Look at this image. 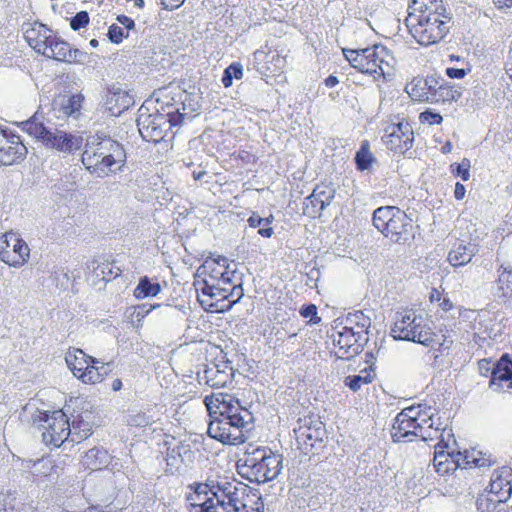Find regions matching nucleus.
Instances as JSON below:
<instances>
[{
  "label": "nucleus",
  "mask_w": 512,
  "mask_h": 512,
  "mask_svg": "<svg viewBox=\"0 0 512 512\" xmlns=\"http://www.w3.org/2000/svg\"><path fill=\"white\" fill-rule=\"evenodd\" d=\"M298 447L305 453L312 452L317 443H322L326 435L325 424L315 416L299 418L293 429Z\"/></svg>",
  "instance_id": "obj_10"
},
{
  "label": "nucleus",
  "mask_w": 512,
  "mask_h": 512,
  "mask_svg": "<svg viewBox=\"0 0 512 512\" xmlns=\"http://www.w3.org/2000/svg\"><path fill=\"white\" fill-rule=\"evenodd\" d=\"M194 286L198 293V301L202 306L209 309L224 311V305L219 306L218 302H225L228 298L229 288L222 286L217 280H200L195 278Z\"/></svg>",
  "instance_id": "obj_16"
},
{
  "label": "nucleus",
  "mask_w": 512,
  "mask_h": 512,
  "mask_svg": "<svg viewBox=\"0 0 512 512\" xmlns=\"http://www.w3.org/2000/svg\"><path fill=\"white\" fill-rule=\"evenodd\" d=\"M24 38L31 48L39 54H45L50 39L53 38V32L46 25L34 22L29 24L24 30Z\"/></svg>",
  "instance_id": "obj_23"
},
{
  "label": "nucleus",
  "mask_w": 512,
  "mask_h": 512,
  "mask_svg": "<svg viewBox=\"0 0 512 512\" xmlns=\"http://www.w3.org/2000/svg\"><path fill=\"white\" fill-rule=\"evenodd\" d=\"M237 398L227 393H212L204 398V404L209 412V416L213 417V414L217 415L218 411L229 406Z\"/></svg>",
  "instance_id": "obj_32"
},
{
  "label": "nucleus",
  "mask_w": 512,
  "mask_h": 512,
  "mask_svg": "<svg viewBox=\"0 0 512 512\" xmlns=\"http://www.w3.org/2000/svg\"><path fill=\"white\" fill-rule=\"evenodd\" d=\"M232 483L226 479L194 483L190 485L193 493L187 496V500L198 512H224L227 500V497L223 496L224 490L227 492Z\"/></svg>",
  "instance_id": "obj_8"
},
{
  "label": "nucleus",
  "mask_w": 512,
  "mask_h": 512,
  "mask_svg": "<svg viewBox=\"0 0 512 512\" xmlns=\"http://www.w3.org/2000/svg\"><path fill=\"white\" fill-rule=\"evenodd\" d=\"M498 272L497 286L501 295L504 297L512 296V269L501 266Z\"/></svg>",
  "instance_id": "obj_38"
},
{
  "label": "nucleus",
  "mask_w": 512,
  "mask_h": 512,
  "mask_svg": "<svg viewBox=\"0 0 512 512\" xmlns=\"http://www.w3.org/2000/svg\"><path fill=\"white\" fill-rule=\"evenodd\" d=\"M489 388L497 393H512V360L508 354L495 362Z\"/></svg>",
  "instance_id": "obj_18"
},
{
  "label": "nucleus",
  "mask_w": 512,
  "mask_h": 512,
  "mask_svg": "<svg viewBox=\"0 0 512 512\" xmlns=\"http://www.w3.org/2000/svg\"><path fill=\"white\" fill-rule=\"evenodd\" d=\"M333 343L338 347L339 358H350L360 353V345L356 344L354 328L344 326L332 334Z\"/></svg>",
  "instance_id": "obj_24"
},
{
  "label": "nucleus",
  "mask_w": 512,
  "mask_h": 512,
  "mask_svg": "<svg viewBox=\"0 0 512 512\" xmlns=\"http://www.w3.org/2000/svg\"><path fill=\"white\" fill-rule=\"evenodd\" d=\"M207 433L223 444H240L245 442L246 436L243 431H232L228 421L220 416L210 417Z\"/></svg>",
  "instance_id": "obj_19"
},
{
  "label": "nucleus",
  "mask_w": 512,
  "mask_h": 512,
  "mask_svg": "<svg viewBox=\"0 0 512 512\" xmlns=\"http://www.w3.org/2000/svg\"><path fill=\"white\" fill-rule=\"evenodd\" d=\"M251 490L247 485L243 483H232V486L228 487L227 492L224 491V497H227L225 502L226 509L224 512H263V503L259 502L260 498L256 494H252L253 497L257 498L255 501V507L250 505L251 502Z\"/></svg>",
  "instance_id": "obj_14"
},
{
  "label": "nucleus",
  "mask_w": 512,
  "mask_h": 512,
  "mask_svg": "<svg viewBox=\"0 0 512 512\" xmlns=\"http://www.w3.org/2000/svg\"><path fill=\"white\" fill-rule=\"evenodd\" d=\"M511 471L503 468L502 470L494 471L490 479V492L497 494V497L508 499L512 492V485L510 483Z\"/></svg>",
  "instance_id": "obj_29"
},
{
  "label": "nucleus",
  "mask_w": 512,
  "mask_h": 512,
  "mask_svg": "<svg viewBox=\"0 0 512 512\" xmlns=\"http://www.w3.org/2000/svg\"><path fill=\"white\" fill-rule=\"evenodd\" d=\"M30 249L18 234L9 232L0 238V259L14 267H20L29 259Z\"/></svg>",
  "instance_id": "obj_13"
},
{
  "label": "nucleus",
  "mask_w": 512,
  "mask_h": 512,
  "mask_svg": "<svg viewBox=\"0 0 512 512\" xmlns=\"http://www.w3.org/2000/svg\"><path fill=\"white\" fill-rule=\"evenodd\" d=\"M21 128L29 136L41 142L46 148L64 154H72L82 146L81 136L61 130L52 122L51 118L45 119L39 113H35L30 119L21 123Z\"/></svg>",
  "instance_id": "obj_2"
},
{
  "label": "nucleus",
  "mask_w": 512,
  "mask_h": 512,
  "mask_svg": "<svg viewBox=\"0 0 512 512\" xmlns=\"http://www.w3.org/2000/svg\"><path fill=\"white\" fill-rule=\"evenodd\" d=\"M128 424L135 427H146L151 424L152 419L147 416L145 413L137 412L129 416L127 420Z\"/></svg>",
  "instance_id": "obj_48"
},
{
  "label": "nucleus",
  "mask_w": 512,
  "mask_h": 512,
  "mask_svg": "<svg viewBox=\"0 0 512 512\" xmlns=\"http://www.w3.org/2000/svg\"><path fill=\"white\" fill-rule=\"evenodd\" d=\"M43 56L68 63L83 62L87 54L77 48H72L69 43L53 36Z\"/></svg>",
  "instance_id": "obj_20"
},
{
  "label": "nucleus",
  "mask_w": 512,
  "mask_h": 512,
  "mask_svg": "<svg viewBox=\"0 0 512 512\" xmlns=\"http://www.w3.org/2000/svg\"><path fill=\"white\" fill-rule=\"evenodd\" d=\"M477 251L475 244L459 242L450 250L447 260L453 267H461L471 262Z\"/></svg>",
  "instance_id": "obj_27"
},
{
  "label": "nucleus",
  "mask_w": 512,
  "mask_h": 512,
  "mask_svg": "<svg viewBox=\"0 0 512 512\" xmlns=\"http://www.w3.org/2000/svg\"><path fill=\"white\" fill-rule=\"evenodd\" d=\"M180 447L173 448L170 452L167 453V465L171 467H175L178 463V457L180 456V452L178 451Z\"/></svg>",
  "instance_id": "obj_64"
},
{
  "label": "nucleus",
  "mask_w": 512,
  "mask_h": 512,
  "mask_svg": "<svg viewBox=\"0 0 512 512\" xmlns=\"http://www.w3.org/2000/svg\"><path fill=\"white\" fill-rule=\"evenodd\" d=\"M233 79H241L243 77V66L239 62L231 63L225 70Z\"/></svg>",
  "instance_id": "obj_58"
},
{
  "label": "nucleus",
  "mask_w": 512,
  "mask_h": 512,
  "mask_svg": "<svg viewBox=\"0 0 512 512\" xmlns=\"http://www.w3.org/2000/svg\"><path fill=\"white\" fill-rule=\"evenodd\" d=\"M14 501L10 495L0 494V512H15Z\"/></svg>",
  "instance_id": "obj_57"
},
{
  "label": "nucleus",
  "mask_w": 512,
  "mask_h": 512,
  "mask_svg": "<svg viewBox=\"0 0 512 512\" xmlns=\"http://www.w3.org/2000/svg\"><path fill=\"white\" fill-rule=\"evenodd\" d=\"M112 457L107 450L103 448L94 447L86 452L83 456V465L92 471L101 470L106 468Z\"/></svg>",
  "instance_id": "obj_30"
},
{
  "label": "nucleus",
  "mask_w": 512,
  "mask_h": 512,
  "mask_svg": "<svg viewBox=\"0 0 512 512\" xmlns=\"http://www.w3.org/2000/svg\"><path fill=\"white\" fill-rule=\"evenodd\" d=\"M108 38L112 43L119 44L128 34L124 33V29L116 24H112L108 29Z\"/></svg>",
  "instance_id": "obj_49"
},
{
  "label": "nucleus",
  "mask_w": 512,
  "mask_h": 512,
  "mask_svg": "<svg viewBox=\"0 0 512 512\" xmlns=\"http://www.w3.org/2000/svg\"><path fill=\"white\" fill-rule=\"evenodd\" d=\"M239 474L258 484L276 479L283 469V456L264 446H250L237 462Z\"/></svg>",
  "instance_id": "obj_3"
},
{
  "label": "nucleus",
  "mask_w": 512,
  "mask_h": 512,
  "mask_svg": "<svg viewBox=\"0 0 512 512\" xmlns=\"http://www.w3.org/2000/svg\"><path fill=\"white\" fill-rule=\"evenodd\" d=\"M65 361L75 377L83 370H87L89 363L100 364L97 358L87 355L81 349L69 350L66 353Z\"/></svg>",
  "instance_id": "obj_28"
},
{
  "label": "nucleus",
  "mask_w": 512,
  "mask_h": 512,
  "mask_svg": "<svg viewBox=\"0 0 512 512\" xmlns=\"http://www.w3.org/2000/svg\"><path fill=\"white\" fill-rule=\"evenodd\" d=\"M372 382L370 375H350L344 379V384L349 387L353 392H357L361 389L362 385L369 384Z\"/></svg>",
  "instance_id": "obj_44"
},
{
  "label": "nucleus",
  "mask_w": 512,
  "mask_h": 512,
  "mask_svg": "<svg viewBox=\"0 0 512 512\" xmlns=\"http://www.w3.org/2000/svg\"><path fill=\"white\" fill-rule=\"evenodd\" d=\"M450 458H451V461H453V467H454V470L458 467L460 468H464V453H461V452H458V453H454L453 451L450 452Z\"/></svg>",
  "instance_id": "obj_63"
},
{
  "label": "nucleus",
  "mask_w": 512,
  "mask_h": 512,
  "mask_svg": "<svg viewBox=\"0 0 512 512\" xmlns=\"http://www.w3.org/2000/svg\"><path fill=\"white\" fill-rule=\"evenodd\" d=\"M430 83H433V86L430 84V87H432V93L429 98H427V102H452L457 101L462 95L460 87H457L444 79L438 78L437 80H431Z\"/></svg>",
  "instance_id": "obj_25"
},
{
  "label": "nucleus",
  "mask_w": 512,
  "mask_h": 512,
  "mask_svg": "<svg viewBox=\"0 0 512 512\" xmlns=\"http://www.w3.org/2000/svg\"><path fill=\"white\" fill-rule=\"evenodd\" d=\"M348 321L351 323H355L358 329L368 330L371 326V319L368 316H365L363 312L358 311L353 314L352 318H348Z\"/></svg>",
  "instance_id": "obj_51"
},
{
  "label": "nucleus",
  "mask_w": 512,
  "mask_h": 512,
  "mask_svg": "<svg viewBox=\"0 0 512 512\" xmlns=\"http://www.w3.org/2000/svg\"><path fill=\"white\" fill-rule=\"evenodd\" d=\"M26 155V146L18 135L10 131L7 135V143L0 144V165H13L22 161Z\"/></svg>",
  "instance_id": "obj_22"
},
{
  "label": "nucleus",
  "mask_w": 512,
  "mask_h": 512,
  "mask_svg": "<svg viewBox=\"0 0 512 512\" xmlns=\"http://www.w3.org/2000/svg\"><path fill=\"white\" fill-rule=\"evenodd\" d=\"M69 432L70 441L79 443L91 436L92 428L89 422L73 420L72 424L69 423Z\"/></svg>",
  "instance_id": "obj_37"
},
{
  "label": "nucleus",
  "mask_w": 512,
  "mask_h": 512,
  "mask_svg": "<svg viewBox=\"0 0 512 512\" xmlns=\"http://www.w3.org/2000/svg\"><path fill=\"white\" fill-rule=\"evenodd\" d=\"M422 86V78H414L406 85L405 90L412 99L427 102L429 96H425Z\"/></svg>",
  "instance_id": "obj_42"
},
{
  "label": "nucleus",
  "mask_w": 512,
  "mask_h": 512,
  "mask_svg": "<svg viewBox=\"0 0 512 512\" xmlns=\"http://www.w3.org/2000/svg\"><path fill=\"white\" fill-rule=\"evenodd\" d=\"M137 126L143 140L159 143L170 129L168 118L164 114L140 113L137 118Z\"/></svg>",
  "instance_id": "obj_15"
},
{
  "label": "nucleus",
  "mask_w": 512,
  "mask_h": 512,
  "mask_svg": "<svg viewBox=\"0 0 512 512\" xmlns=\"http://www.w3.org/2000/svg\"><path fill=\"white\" fill-rule=\"evenodd\" d=\"M83 101L84 96L81 93L60 95L53 101V115L59 119H78Z\"/></svg>",
  "instance_id": "obj_21"
},
{
  "label": "nucleus",
  "mask_w": 512,
  "mask_h": 512,
  "mask_svg": "<svg viewBox=\"0 0 512 512\" xmlns=\"http://www.w3.org/2000/svg\"><path fill=\"white\" fill-rule=\"evenodd\" d=\"M494 367H495V362H493L491 359L484 358V359H480L478 361V370L482 376H485V377L490 376L491 377Z\"/></svg>",
  "instance_id": "obj_55"
},
{
  "label": "nucleus",
  "mask_w": 512,
  "mask_h": 512,
  "mask_svg": "<svg viewBox=\"0 0 512 512\" xmlns=\"http://www.w3.org/2000/svg\"><path fill=\"white\" fill-rule=\"evenodd\" d=\"M467 72L462 68H447L446 75L451 79H462L466 76Z\"/></svg>",
  "instance_id": "obj_62"
},
{
  "label": "nucleus",
  "mask_w": 512,
  "mask_h": 512,
  "mask_svg": "<svg viewBox=\"0 0 512 512\" xmlns=\"http://www.w3.org/2000/svg\"><path fill=\"white\" fill-rule=\"evenodd\" d=\"M42 425L43 441L48 445L60 447L65 441L69 440V419L61 410L53 411L51 414L43 413L40 416Z\"/></svg>",
  "instance_id": "obj_11"
},
{
  "label": "nucleus",
  "mask_w": 512,
  "mask_h": 512,
  "mask_svg": "<svg viewBox=\"0 0 512 512\" xmlns=\"http://www.w3.org/2000/svg\"><path fill=\"white\" fill-rule=\"evenodd\" d=\"M243 410H245V408L240 405L239 399H236L234 402L229 404V406L224 407V409H221V411H218L217 414H219L220 417L228 420L230 415H237Z\"/></svg>",
  "instance_id": "obj_52"
},
{
  "label": "nucleus",
  "mask_w": 512,
  "mask_h": 512,
  "mask_svg": "<svg viewBox=\"0 0 512 512\" xmlns=\"http://www.w3.org/2000/svg\"><path fill=\"white\" fill-rule=\"evenodd\" d=\"M345 59L358 71L371 75L374 80L386 79L394 75L397 61L382 44L363 49H343Z\"/></svg>",
  "instance_id": "obj_4"
},
{
  "label": "nucleus",
  "mask_w": 512,
  "mask_h": 512,
  "mask_svg": "<svg viewBox=\"0 0 512 512\" xmlns=\"http://www.w3.org/2000/svg\"><path fill=\"white\" fill-rule=\"evenodd\" d=\"M375 228L393 243L405 244L414 237L413 221L396 206H381L373 212Z\"/></svg>",
  "instance_id": "obj_6"
},
{
  "label": "nucleus",
  "mask_w": 512,
  "mask_h": 512,
  "mask_svg": "<svg viewBox=\"0 0 512 512\" xmlns=\"http://www.w3.org/2000/svg\"><path fill=\"white\" fill-rule=\"evenodd\" d=\"M100 363L103 364L102 362ZM97 365L98 364L89 363L88 369L83 370L81 373H79L77 378L86 384H94L101 382L103 377L102 373L100 372V369H103L104 365H102L101 367H98Z\"/></svg>",
  "instance_id": "obj_40"
},
{
  "label": "nucleus",
  "mask_w": 512,
  "mask_h": 512,
  "mask_svg": "<svg viewBox=\"0 0 512 512\" xmlns=\"http://www.w3.org/2000/svg\"><path fill=\"white\" fill-rule=\"evenodd\" d=\"M420 121L429 125L441 124L443 121L442 116L439 113H435L431 110H426L420 114Z\"/></svg>",
  "instance_id": "obj_54"
},
{
  "label": "nucleus",
  "mask_w": 512,
  "mask_h": 512,
  "mask_svg": "<svg viewBox=\"0 0 512 512\" xmlns=\"http://www.w3.org/2000/svg\"><path fill=\"white\" fill-rule=\"evenodd\" d=\"M354 338L357 339L356 344L360 345V352L363 350L364 345L368 341V330L357 329L354 330Z\"/></svg>",
  "instance_id": "obj_60"
},
{
  "label": "nucleus",
  "mask_w": 512,
  "mask_h": 512,
  "mask_svg": "<svg viewBox=\"0 0 512 512\" xmlns=\"http://www.w3.org/2000/svg\"><path fill=\"white\" fill-rule=\"evenodd\" d=\"M355 164L359 171H365L370 169L372 164L376 162V158L370 151V143L368 140L361 142L359 150L355 154Z\"/></svg>",
  "instance_id": "obj_34"
},
{
  "label": "nucleus",
  "mask_w": 512,
  "mask_h": 512,
  "mask_svg": "<svg viewBox=\"0 0 512 512\" xmlns=\"http://www.w3.org/2000/svg\"><path fill=\"white\" fill-rule=\"evenodd\" d=\"M430 420L431 416L422 415L419 407H407L395 417L391 437L394 442L411 441V437H415L420 423H428Z\"/></svg>",
  "instance_id": "obj_9"
},
{
  "label": "nucleus",
  "mask_w": 512,
  "mask_h": 512,
  "mask_svg": "<svg viewBox=\"0 0 512 512\" xmlns=\"http://www.w3.org/2000/svg\"><path fill=\"white\" fill-rule=\"evenodd\" d=\"M252 420V414L247 410H243L237 415H230L227 420L232 431H242Z\"/></svg>",
  "instance_id": "obj_41"
},
{
  "label": "nucleus",
  "mask_w": 512,
  "mask_h": 512,
  "mask_svg": "<svg viewBox=\"0 0 512 512\" xmlns=\"http://www.w3.org/2000/svg\"><path fill=\"white\" fill-rule=\"evenodd\" d=\"M244 295V291L241 284H233L228 291L227 305H224V310H229L234 304L239 302Z\"/></svg>",
  "instance_id": "obj_45"
},
{
  "label": "nucleus",
  "mask_w": 512,
  "mask_h": 512,
  "mask_svg": "<svg viewBox=\"0 0 512 512\" xmlns=\"http://www.w3.org/2000/svg\"><path fill=\"white\" fill-rule=\"evenodd\" d=\"M235 276V270L226 269V273H223V277L217 281L225 287L231 288L233 285V277Z\"/></svg>",
  "instance_id": "obj_61"
},
{
  "label": "nucleus",
  "mask_w": 512,
  "mask_h": 512,
  "mask_svg": "<svg viewBox=\"0 0 512 512\" xmlns=\"http://www.w3.org/2000/svg\"><path fill=\"white\" fill-rule=\"evenodd\" d=\"M382 141L388 150L404 154L414 143V132L409 122L401 121L385 127Z\"/></svg>",
  "instance_id": "obj_12"
},
{
  "label": "nucleus",
  "mask_w": 512,
  "mask_h": 512,
  "mask_svg": "<svg viewBox=\"0 0 512 512\" xmlns=\"http://www.w3.org/2000/svg\"><path fill=\"white\" fill-rule=\"evenodd\" d=\"M300 314L304 318L310 317L311 324H318L321 318L317 315V307L314 304L303 305L300 309Z\"/></svg>",
  "instance_id": "obj_50"
},
{
  "label": "nucleus",
  "mask_w": 512,
  "mask_h": 512,
  "mask_svg": "<svg viewBox=\"0 0 512 512\" xmlns=\"http://www.w3.org/2000/svg\"><path fill=\"white\" fill-rule=\"evenodd\" d=\"M106 105L109 110L117 109V112H121L129 107V96L121 88H111L108 90L106 95Z\"/></svg>",
  "instance_id": "obj_33"
},
{
  "label": "nucleus",
  "mask_w": 512,
  "mask_h": 512,
  "mask_svg": "<svg viewBox=\"0 0 512 512\" xmlns=\"http://www.w3.org/2000/svg\"><path fill=\"white\" fill-rule=\"evenodd\" d=\"M229 269L227 258L218 256L217 258H207L204 263L198 268L196 277L200 280H218L223 277Z\"/></svg>",
  "instance_id": "obj_26"
},
{
  "label": "nucleus",
  "mask_w": 512,
  "mask_h": 512,
  "mask_svg": "<svg viewBox=\"0 0 512 512\" xmlns=\"http://www.w3.org/2000/svg\"><path fill=\"white\" fill-rule=\"evenodd\" d=\"M313 193H315V196L320 200V207L313 209V213H321L328 205H330L335 196V190L327 186H316Z\"/></svg>",
  "instance_id": "obj_39"
},
{
  "label": "nucleus",
  "mask_w": 512,
  "mask_h": 512,
  "mask_svg": "<svg viewBox=\"0 0 512 512\" xmlns=\"http://www.w3.org/2000/svg\"><path fill=\"white\" fill-rule=\"evenodd\" d=\"M318 207H320V200H318V197L312 192V194L304 200V214L315 216L317 213H313V209H317Z\"/></svg>",
  "instance_id": "obj_53"
},
{
  "label": "nucleus",
  "mask_w": 512,
  "mask_h": 512,
  "mask_svg": "<svg viewBox=\"0 0 512 512\" xmlns=\"http://www.w3.org/2000/svg\"><path fill=\"white\" fill-rule=\"evenodd\" d=\"M464 468L471 467H486L490 465V460L481 456L479 451H465L464 452Z\"/></svg>",
  "instance_id": "obj_43"
},
{
  "label": "nucleus",
  "mask_w": 512,
  "mask_h": 512,
  "mask_svg": "<svg viewBox=\"0 0 512 512\" xmlns=\"http://www.w3.org/2000/svg\"><path fill=\"white\" fill-rule=\"evenodd\" d=\"M168 118V123L170 125V129L173 127V126H177L179 124L182 123L183 121V118H184V114L180 113L179 111H175V112H168L167 114H165Z\"/></svg>",
  "instance_id": "obj_59"
},
{
  "label": "nucleus",
  "mask_w": 512,
  "mask_h": 512,
  "mask_svg": "<svg viewBox=\"0 0 512 512\" xmlns=\"http://www.w3.org/2000/svg\"><path fill=\"white\" fill-rule=\"evenodd\" d=\"M429 425L427 427H424V422L420 423V427L417 430L415 437H420L423 441L433 440L438 431L433 430V422L432 419L429 421Z\"/></svg>",
  "instance_id": "obj_46"
},
{
  "label": "nucleus",
  "mask_w": 512,
  "mask_h": 512,
  "mask_svg": "<svg viewBox=\"0 0 512 512\" xmlns=\"http://www.w3.org/2000/svg\"><path fill=\"white\" fill-rule=\"evenodd\" d=\"M89 23V14L87 11H80L76 13L70 20V26L74 31H77Z\"/></svg>",
  "instance_id": "obj_47"
},
{
  "label": "nucleus",
  "mask_w": 512,
  "mask_h": 512,
  "mask_svg": "<svg viewBox=\"0 0 512 512\" xmlns=\"http://www.w3.org/2000/svg\"><path fill=\"white\" fill-rule=\"evenodd\" d=\"M161 291V286L158 282H152L147 276L141 277L138 285L134 289V296L137 299H144L147 297H155Z\"/></svg>",
  "instance_id": "obj_36"
},
{
  "label": "nucleus",
  "mask_w": 512,
  "mask_h": 512,
  "mask_svg": "<svg viewBox=\"0 0 512 512\" xmlns=\"http://www.w3.org/2000/svg\"><path fill=\"white\" fill-rule=\"evenodd\" d=\"M443 439L440 443L436 446L434 458H433V465L436 470V472L439 475H445L449 473L450 471H454L453 467V461H451L450 458V452H446L444 448H447V444H443Z\"/></svg>",
  "instance_id": "obj_31"
},
{
  "label": "nucleus",
  "mask_w": 512,
  "mask_h": 512,
  "mask_svg": "<svg viewBox=\"0 0 512 512\" xmlns=\"http://www.w3.org/2000/svg\"><path fill=\"white\" fill-rule=\"evenodd\" d=\"M81 161L90 173L103 178L121 170L126 152L122 144L110 137L97 139L86 144Z\"/></svg>",
  "instance_id": "obj_1"
},
{
  "label": "nucleus",
  "mask_w": 512,
  "mask_h": 512,
  "mask_svg": "<svg viewBox=\"0 0 512 512\" xmlns=\"http://www.w3.org/2000/svg\"><path fill=\"white\" fill-rule=\"evenodd\" d=\"M497 496V494H494L490 491H488L486 494L480 495L476 501L477 509L480 512H496L498 507H504V500L507 499Z\"/></svg>",
  "instance_id": "obj_35"
},
{
  "label": "nucleus",
  "mask_w": 512,
  "mask_h": 512,
  "mask_svg": "<svg viewBox=\"0 0 512 512\" xmlns=\"http://www.w3.org/2000/svg\"><path fill=\"white\" fill-rule=\"evenodd\" d=\"M451 12L447 11L440 3L431 5L425 4V10H421V15L416 24H410L412 15L409 14L407 26L413 38L422 46H429L442 40L448 33V22L451 20Z\"/></svg>",
  "instance_id": "obj_5"
},
{
  "label": "nucleus",
  "mask_w": 512,
  "mask_h": 512,
  "mask_svg": "<svg viewBox=\"0 0 512 512\" xmlns=\"http://www.w3.org/2000/svg\"><path fill=\"white\" fill-rule=\"evenodd\" d=\"M470 163L468 160L464 159L461 163L457 164L456 169L453 170V173L460 177L463 181H467L470 177Z\"/></svg>",
  "instance_id": "obj_56"
},
{
  "label": "nucleus",
  "mask_w": 512,
  "mask_h": 512,
  "mask_svg": "<svg viewBox=\"0 0 512 512\" xmlns=\"http://www.w3.org/2000/svg\"><path fill=\"white\" fill-rule=\"evenodd\" d=\"M234 369L229 362L220 364L211 363L207 365L202 372H198L197 376L200 382H204L211 388H223L232 383L234 378Z\"/></svg>",
  "instance_id": "obj_17"
},
{
  "label": "nucleus",
  "mask_w": 512,
  "mask_h": 512,
  "mask_svg": "<svg viewBox=\"0 0 512 512\" xmlns=\"http://www.w3.org/2000/svg\"><path fill=\"white\" fill-rule=\"evenodd\" d=\"M429 320L417 314L412 309H406L396 313L391 335L396 340L412 341L424 346H432L438 343L437 335L428 325Z\"/></svg>",
  "instance_id": "obj_7"
}]
</instances>
